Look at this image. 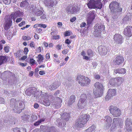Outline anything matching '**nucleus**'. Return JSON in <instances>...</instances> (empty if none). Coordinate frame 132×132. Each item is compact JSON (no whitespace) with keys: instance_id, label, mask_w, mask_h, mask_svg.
I'll return each mask as SVG.
<instances>
[{"instance_id":"f257e3e1","label":"nucleus","mask_w":132,"mask_h":132,"mask_svg":"<svg viewBox=\"0 0 132 132\" xmlns=\"http://www.w3.org/2000/svg\"><path fill=\"white\" fill-rule=\"evenodd\" d=\"M112 17L114 19L118 18V15L122 11V8L120 7L119 4L117 2H111L109 5Z\"/></svg>"},{"instance_id":"f03ea898","label":"nucleus","mask_w":132,"mask_h":132,"mask_svg":"<svg viewBox=\"0 0 132 132\" xmlns=\"http://www.w3.org/2000/svg\"><path fill=\"white\" fill-rule=\"evenodd\" d=\"M89 117L90 116L89 114H85L81 115L76 122L77 127L81 128L84 127L87 121L89 119Z\"/></svg>"},{"instance_id":"7ed1b4c3","label":"nucleus","mask_w":132,"mask_h":132,"mask_svg":"<svg viewBox=\"0 0 132 132\" xmlns=\"http://www.w3.org/2000/svg\"><path fill=\"white\" fill-rule=\"evenodd\" d=\"M101 0H90L87 4L88 7L90 9L97 8L101 9L102 4L101 2Z\"/></svg>"},{"instance_id":"20e7f679","label":"nucleus","mask_w":132,"mask_h":132,"mask_svg":"<svg viewBox=\"0 0 132 132\" xmlns=\"http://www.w3.org/2000/svg\"><path fill=\"white\" fill-rule=\"evenodd\" d=\"M94 86L96 89H94L93 93L95 97H101L102 95L103 92L102 84L99 82H96Z\"/></svg>"},{"instance_id":"39448f33","label":"nucleus","mask_w":132,"mask_h":132,"mask_svg":"<svg viewBox=\"0 0 132 132\" xmlns=\"http://www.w3.org/2000/svg\"><path fill=\"white\" fill-rule=\"evenodd\" d=\"M86 99V96L85 94H83L81 95L77 104L79 109H82L86 106L88 103Z\"/></svg>"},{"instance_id":"423d86ee","label":"nucleus","mask_w":132,"mask_h":132,"mask_svg":"<svg viewBox=\"0 0 132 132\" xmlns=\"http://www.w3.org/2000/svg\"><path fill=\"white\" fill-rule=\"evenodd\" d=\"M76 80L82 86L88 85L90 82V79L80 75L77 76Z\"/></svg>"},{"instance_id":"0eeeda50","label":"nucleus","mask_w":132,"mask_h":132,"mask_svg":"<svg viewBox=\"0 0 132 132\" xmlns=\"http://www.w3.org/2000/svg\"><path fill=\"white\" fill-rule=\"evenodd\" d=\"M96 14L94 11H90L87 14L86 20L88 24H92L93 20L95 19Z\"/></svg>"},{"instance_id":"6e6552de","label":"nucleus","mask_w":132,"mask_h":132,"mask_svg":"<svg viewBox=\"0 0 132 132\" xmlns=\"http://www.w3.org/2000/svg\"><path fill=\"white\" fill-rule=\"evenodd\" d=\"M80 9L77 6H72L68 7L66 9V12L68 14H76L79 12Z\"/></svg>"},{"instance_id":"1a4fd4ad","label":"nucleus","mask_w":132,"mask_h":132,"mask_svg":"<svg viewBox=\"0 0 132 132\" xmlns=\"http://www.w3.org/2000/svg\"><path fill=\"white\" fill-rule=\"evenodd\" d=\"M122 79L120 77L111 79L109 81V84L112 86H117L121 83Z\"/></svg>"},{"instance_id":"9d476101","label":"nucleus","mask_w":132,"mask_h":132,"mask_svg":"<svg viewBox=\"0 0 132 132\" xmlns=\"http://www.w3.org/2000/svg\"><path fill=\"white\" fill-rule=\"evenodd\" d=\"M110 113L114 117H117L121 114V111L120 109L116 106H112L110 109Z\"/></svg>"},{"instance_id":"9b49d317","label":"nucleus","mask_w":132,"mask_h":132,"mask_svg":"<svg viewBox=\"0 0 132 132\" xmlns=\"http://www.w3.org/2000/svg\"><path fill=\"white\" fill-rule=\"evenodd\" d=\"M114 40L116 44L121 45L123 42L122 36L119 34H115L114 36Z\"/></svg>"},{"instance_id":"f8f14e48","label":"nucleus","mask_w":132,"mask_h":132,"mask_svg":"<svg viewBox=\"0 0 132 132\" xmlns=\"http://www.w3.org/2000/svg\"><path fill=\"white\" fill-rule=\"evenodd\" d=\"M11 15H7L5 17L7 19L6 21L5 24V29L6 30H7L9 28L12 24V18H13L12 17H11Z\"/></svg>"},{"instance_id":"ddd939ff","label":"nucleus","mask_w":132,"mask_h":132,"mask_svg":"<svg viewBox=\"0 0 132 132\" xmlns=\"http://www.w3.org/2000/svg\"><path fill=\"white\" fill-rule=\"evenodd\" d=\"M19 103L18 101H16L14 98H12L10 100L11 104H12V106H13V104L14 106L16 109H18L19 108H22L23 107V104L22 102H20L19 104V105H18V104Z\"/></svg>"},{"instance_id":"4468645a","label":"nucleus","mask_w":132,"mask_h":132,"mask_svg":"<svg viewBox=\"0 0 132 132\" xmlns=\"http://www.w3.org/2000/svg\"><path fill=\"white\" fill-rule=\"evenodd\" d=\"M107 95L105 97V99L106 100H108L111 97L113 96L116 95V90L114 89H109Z\"/></svg>"},{"instance_id":"2eb2a0df","label":"nucleus","mask_w":132,"mask_h":132,"mask_svg":"<svg viewBox=\"0 0 132 132\" xmlns=\"http://www.w3.org/2000/svg\"><path fill=\"white\" fill-rule=\"evenodd\" d=\"M124 34L127 36L130 37L132 36V27L127 26L124 29Z\"/></svg>"},{"instance_id":"dca6fc26","label":"nucleus","mask_w":132,"mask_h":132,"mask_svg":"<svg viewBox=\"0 0 132 132\" xmlns=\"http://www.w3.org/2000/svg\"><path fill=\"white\" fill-rule=\"evenodd\" d=\"M124 60L123 57L121 55L118 56L114 60L115 64L119 65L123 63Z\"/></svg>"},{"instance_id":"f3484780","label":"nucleus","mask_w":132,"mask_h":132,"mask_svg":"<svg viewBox=\"0 0 132 132\" xmlns=\"http://www.w3.org/2000/svg\"><path fill=\"white\" fill-rule=\"evenodd\" d=\"M125 128L128 132L132 131V122H131L129 120L127 119L126 121Z\"/></svg>"},{"instance_id":"a211bd4d","label":"nucleus","mask_w":132,"mask_h":132,"mask_svg":"<svg viewBox=\"0 0 132 132\" xmlns=\"http://www.w3.org/2000/svg\"><path fill=\"white\" fill-rule=\"evenodd\" d=\"M98 49V52L101 55H104L106 54L107 50L105 47L103 46H99Z\"/></svg>"},{"instance_id":"6ab92c4d","label":"nucleus","mask_w":132,"mask_h":132,"mask_svg":"<svg viewBox=\"0 0 132 132\" xmlns=\"http://www.w3.org/2000/svg\"><path fill=\"white\" fill-rule=\"evenodd\" d=\"M11 17H12V19L14 22L15 19L18 17H20L21 15V13L19 10L17 11L14 12H13L11 14Z\"/></svg>"},{"instance_id":"aec40b11","label":"nucleus","mask_w":132,"mask_h":132,"mask_svg":"<svg viewBox=\"0 0 132 132\" xmlns=\"http://www.w3.org/2000/svg\"><path fill=\"white\" fill-rule=\"evenodd\" d=\"M104 118L106 119V121L107 123H106V128L110 127L111 125L112 122V120L111 118L109 116H106Z\"/></svg>"},{"instance_id":"412c9836","label":"nucleus","mask_w":132,"mask_h":132,"mask_svg":"<svg viewBox=\"0 0 132 132\" xmlns=\"http://www.w3.org/2000/svg\"><path fill=\"white\" fill-rule=\"evenodd\" d=\"M104 26L102 24H96L94 27V29L99 31H102L104 29Z\"/></svg>"},{"instance_id":"4be33fe9","label":"nucleus","mask_w":132,"mask_h":132,"mask_svg":"<svg viewBox=\"0 0 132 132\" xmlns=\"http://www.w3.org/2000/svg\"><path fill=\"white\" fill-rule=\"evenodd\" d=\"M119 118H114L113 120V122L112 123V126L111 128V131H113L114 130L116 127V125L119 122Z\"/></svg>"},{"instance_id":"5701e85b","label":"nucleus","mask_w":132,"mask_h":132,"mask_svg":"<svg viewBox=\"0 0 132 132\" xmlns=\"http://www.w3.org/2000/svg\"><path fill=\"white\" fill-rule=\"evenodd\" d=\"M55 2H56L55 0H50L48 2H46V1H45L44 3L46 6H47L48 8H50L54 6Z\"/></svg>"},{"instance_id":"b1692460","label":"nucleus","mask_w":132,"mask_h":132,"mask_svg":"<svg viewBox=\"0 0 132 132\" xmlns=\"http://www.w3.org/2000/svg\"><path fill=\"white\" fill-rule=\"evenodd\" d=\"M70 117V114L68 113H64L61 115V119L64 120L65 121H67L69 120Z\"/></svg>"},{"instance_id":"393cba45","label":"nucleus","mask_w":132,"mask_h":132,"mask_svg":"<svg viewBox=\"0 0 132 132\" xmlns=\"http://www.w3.org/2000/svg\"><path fill=\"white\" fill-rule=\"evenodd\" d=\"M76 100L75 96L72 95H71L69 98V99L68 102V104L69 106L71 105L75 102Z\"/></svg>"},{"instance_id":"a878e982","label":"nucleus","mask_w":132,"mask_h":132,"mask_svg":"<svg viewBox=\"0 0 132 132\" xmlns=\"http://www.w3.org/2000/svg\"><path fill=\"white\" fill-rule=\"evenodd\" d=\"M126 70L124 68H121L115 70L114 71V73L116 74L125 73L126 72Z\"/></svg>"},{"instance_id":"bb28decb","label":"nucleus","mask_w":132,"mask_h":132,"mask_svg":"<svg viewBox=\"0 0 132 132\" xmlns=\"http://www.w3.org/2000/svg\"><path fill=\"white\" fill-rule=\"evenodd\" d=\"M7 60L6 56H0V65H1L3 62H6Z\"/></svg>"},{"instance_id":"cd10ccee","label":"nucleus","mask_w":132,"mask_h":132,"mask_svg":"<svg viewBox=\"0 0 132 132\" xmlns=\"http://www.w3.org/2000/svg\"><path fill=\"white\" fill-rule=\"evenodd\" d=\"M56 82H54V83L52 84L50 87L49 89L50 90H54L58 86L56 85Z\"/></svg>"},{"instance_id":"c85d7f7f","label":"nucleus","mask_w":132,"mask_h":132,"mask_svg":"<svg viewBox=\"0 0 132 132\" xmlns=\"http://www.w3.org/2000/svg\"><path fill=\"white\" fill-rule=\"evenodd\" d=\"M95 128V126L94 125L89 127L88 129L86 130L85 132H92Z\"/></svg>"},{"instance_id":"c756f323","label":"nucleus","mask_w":132,"mask_h":132,"mask_svg":"<svg viewBox=\"0 0 132 132\" xmlns=\"http://www.w3.org/2000/svg\"><path fill=\"white\" fill-rule=\"evenodd\" d=\"M101 32L97 30H95L93 33L94 36L97 37H99L101 36Z\"/></svg>"},{"instance_id":"7c9ffc66","label":"nucleus","mask_w":132,"mask_h":132,"mask_svg":"<svg viewBox=\"0 0 132 132\" xmlns=\"http://www.w3.org/2000/svg\"><path fill=\"white\" fill-rule=\"evenodd\" d=\"M51 34L52 36V38L53 39L56 40L59 39L60 38L59 35H55V33L54 32H51Z\"/></svg>"},{"instance_id":"2f4dec72","label":"nucleus","mask_w":132,"mask_h":132,"mask_svg":"<svg viewBox=\"0 0 132 132\" xmlns=\"http://www.w3.org/2000/svg\"><path fill=\"white\" fill-rule=\"evenodd\" d=\"M26 94L28 96H30L33 93L32 89L31 88L28 89H27L25 92Z\"/></svg>"},{"instance_id":"473e14b6","label":"nucleus","mask_w":132,"mask_h":132,"mask_svg":"<svg viewBox=\"0 0 132 132\" xmlns=\"http://www.w3.org/2000/svg\"><path fill=\"white\" fill-rule=\"evenodd\" d=\"M43 104L45 106H49L50 104V102L49 101L48 99H45L43 100Z\"/></svg>"},{"instance_id":"72a5a7b5","label":"nucleus","mask_w":132,"mask_h":132,"mask_svg":"<svg viewBox=\"0 0 132 132\" xmlns=\"http://www.w3.org/2000/svg\"><path fill=\"white\" fill-rule=\"evenodd\" d=\"M130 16L129 15L128 16L127 14L126 16L123 18V20L124 23H127L129 20L130 19Z\"/></svg>"},{"instance_id":"f704fd0d","label":"nucleus","mask_w":132,"mask_h":132,"mask_svg":"<svg viewBox=\"0 0 132 132\" xmlns=\"http://www.w3.org/2000/svg\"><path fill=\"white\" fill-rule=\"evenodd\" d=\"M87 54L88 56L90 57L93 56V53L90 49H89L87 51Z\"/></svg>"},{"instance_id":"c9c22d12","label":"nucleus","mask_w":132,"mask_h":132,"mask_svg":"<svg viewBox=\"0 0 132 132\" xmlns=\"http://www.w3.org/2000/svg\"><path fill=\"white\" fill-rule=\"evenodd\" d=\"M59 101V103L58 104L56 103L55 104V106L56 108L58 109L61 106V104L62 102L61 100L58 98Z\"/></svg>"},{"instance_id":"e433bc0d","label":"nucleus","mask_w":132,"mask_h":132,"mask_svg":"<svg viewBox=\"0 0 132 132\" xmlns=\"http://www.w3.org/2000/svg\"><path fill=\"white\" fill-rule=\"evenodd\" d=\"M22 53V52L20 50L18 51L16 53H15V55L16 56V57L17 58L18 57H20L22 55V54L21 55V53Z\"/></svg>"},{"instance_id":"4c0bfd02","label":"nucleus","mask_w":132,"mask_h":132,"mask_svg":"<svg viewBox=\"0 0 132 132\" xmlns=\"http://www.w3.org/2000/svg\"><path fill=\"white\" fill-rule=\"evenodd\" d=\"M38 59L37 60L39 64H40V63L43 62V57L42 55L40 54H39L38 56Z\"/></svg>"},{"instance_id":"58836bf2","label":"nucleus","mask_w":132,"mask_h":132,"mask_svg":"<svg viewBox=\"0 0 132 132\" xmlns=\"http://www.w3.org/2000/svg\"><path fill=\"white\" fill-rule=\"evenodd\" d=\"M43 14L42 12L39 10V9H37L36 10L35 15L37 16H39Z\"/></svg>"},{"instance_id":"ea45409f","label":"nucleus","mask_w":132,"mask_h":132,"mask_svg":"<svg viewBox=\"0 0 132 132\" xmlns=\"http://www.w3.org/2000/svg\"><path fill=\"white\" fill-rule=\"evenodd\" d=\"M29 116V115H25L22 117V119L24 121H27L28 120Z\"/></svg>"},{"instance_id":"a19ab883","label":"nucleus","mask_w":132,"mask_h":132,"mask_svg":"<svg viewBox=\"0 0 132 132\" xmlns=\"http://www.w3.org/2000/svg\"><path fill=\"white\" fill-rule=\"evenodd\" d=\"M61 119H58L56 120V123H58V126L60 127L62 126V124L61 122Z\"/></svg>"},{"instance_id":"79ce46f5","label":"nucleus","mask_w":132,"mask_h":132,"mask_svg":"<svg viewBox=\"0 0 132 132\" xmlns=\"http://www.w3.org/2000/svg\"><path fill=\"white\" fill-rule=\"evenodd\" d=\"M22 38L24 40H28L31 39V37L28 36H23Z\"/></svg>"},{"instance_id":"37998d69","label":"nucleus","mask_w":132,"mask_h":132,"mask_svg":"<svg viewBox=\"0 0 132 132\" xmlns=\"http://www.w3.org/2000/svg\"><path fill=\"white\" fill-rule=\"evenodd\" d=\"M4 3L6 5L9 4L11 2V0H3Z\"/></svg>"},{"instance_id":"c03bdc74","label":"nucleus","mask_w":132,"mask_h":132,"mask_svg":"<svg viewBox=\"0 0 132 132\" xmlns=\"http://www.w3.org/2000/svg\"><path fill=\"white\" fill-rule=\"evenodd\" d=\"M39 27L40 28H46L47 26L45 24H38Z\"/></svg>"},{"instance_id":"a18cd8bd","label":"nucleus","mask_w":132,"mask_h":132,"mask_svg":"<svg viewBox=\"0 0 132 132\" xmlns=\"http://www.w3.org/2000/svg\"><path fill=\"white\" fill-rule=\"evenodd\" d=\"M13 132H21L19 128H16L13 129Z\"/></svg>"},{"instance_id":"49530a36","label":"nucleus","mask_w":132,"mask_h":132,"mask_svg":"<svg viewBox=\"0 0 132 132\" xmlns=\"http://www.w3.org/2000/svg\"><path fill=\"white\" fill-rule=\"evenodd\" d=\"M50 131L49 132H55V129L54 127H52L50 128Z\"/></svg>"},{"instance_id":"de8ad7c7","label":"nucleus","mask_w":132,"mask_h":132,"mask_svg":"<svg viewBox=\"0 0 132 132\" xmlns=\"http://www.w3.org/2000/svg\"><path fill=\"white\" fill-rule=\"evenodd\" d=\"M4 50L7 53L9 51V47L8 46L5 47Z\"/></svg>"},{"instance_id":"09e8293b","label":"nucleus","mask_w":132,"mask_h":132,"mask_svg":"<svg viewBox=\"0 0 132 132\" xmlns=\"http://www.w3.org/2000/svg\"><path fill=\"white\" fill-rule=\"evenodd\" d=\"M28 51V50L27 48L25 47L24 49V53L26 55H27V53Z\"/></svg>"},{"instance_id":"8fccbe9b","label":"nucleus","mask_w":132,"mask_h":132,"mask_svg":"<svg viewBox=\"0 0 132 132\" xmlns=\"http://www.w3.org/2000/svg\"><path fill=\"white\" fill-rule=\"evenodd\" d=\"M23 6L27 7L29 5V3L26 1H24L23 4Z\"/></svg>"},{"instance_id":"3c124183","label":"nucleus","mask_w":132,"mask_h":132,"mask_svg":"<svg viewBox=\"0 0 132 132\" xmlns=\"http://www.w3.org/2000/svg\"><path fill=\"white\" fill-rule=\"evenodd\" d=\"M31 117L32 118V121L34 120L37 119V117L36 116L32 115L31 116Z\"/></svg>"},{"instance_id":"603ef678","label":"nucleus","mask_w":132,"mask_h":132,"mask_svg":"<svg viewBox=\"0 0 132 132\" xmlns=\"http://www.w3.org/2000/svg\"><path fill=\"white\" fill-rule=\"evenodd\" d=\"M90 57H89V56H86L85 55H84L83 57V59H85L86 60H89Z\"/></svg>"},{"instance_id":"864d4df0","label":"nucleus","mask_w":132,"mask_h":132,"mask_svg":"<svg viewBox=\"0 0 132 132\" xmlns=\"http://www.w3.org/2000/svg\"><path fill=\"white\" fill-rule=\"evenodd\" d=\"M94 77L96 79H99L100 78V76L96 74L94 76Z\"/></svg>"},{"instance_id":"5fc2aeb1","label":"nucleus","mask_w":132,"mask_h":132,"mask_svg":"<svg viewBox=\"0 0 132 132\" xmlns=\"http://www.w3.org/2000/svg\"><path fill=\"white\" fill-rule=\"evenodd\" d=\"M64 35L66 36H69L70 35V33L69 31H67L65 33Z\"/></svg>"},{"instance_id":"6e6d98bb","label":"nucleus","mask_w":132,"mask_h":132,"mask_svg":"<svg viewBox=\"0 0 132 132\" xmlns=\"http://www.w3.org/2000/svg\"><path fill=\"white\" fill-rule=\"evenodd\" d=\"M22 18H18L16 19L15 22L16 23L19 22L22 20Z\"/></svg>"},{"instance_id":"4d7b16f0","label":"nucleus","mask_w":132,"mask_h":132,"mask_svg":"<svg viewBox=\"0 0 132 132\" xmlns=\"http://www.w3.org/2000/svg\"><path fill=\"white\" fill-rule=\"evenodd\" d=\"M25 24V22L24 21H22L19 24L18 26L20 27H21L23 25H24Z\"/></svg>"},{"instance_id":"13d9d810","label":"nucleus","mask_w":132,"mask_h":132,"mask_svg":"<svg viewBox=\"0 0 132 132\" xmlns=\"http://www.w3.org/2000/svg\"><path fill=\"white\" fill-rule=\"evenodd\" d=\"M35 60L32 59H30V62L31 64H33L35 62Z\"/></svg>"},{"instance_id":"bf43d9fd","label":"nucleus","mask_w":132,"mask_h":132,"mask_svg":"<svg viewBox=\"0 0 132 132\" xmlns=\"http://www.w3.org/2000/svg\"><path fill=\"white\" fill-rule=\"evenodd\" d=\"M76 19V17H74L70 20V21L71 22H73L75 21Z\"/></svg>"},{"instance_id":"052dcab7","label":"nucleus","mask_w":132,"mask_h":132,"mask_svg":"<svg viewBox=\"0 0 132 132\" xmlns=\"http://www.w3.org/2000/svg\"><path fill=\"white\" fill-rule=\"evenodd\" d=\"M71 43L70 40L68 39H67L65 41V43L67 44H69Z\"/></svg>"},{"instance_id":"680f3d73","label":"nucleus","mask_w":132,"mask_h":132,"mask_svg":"<svg viewBox=\"0 0 132 132\" xmlns=\"http://www.w3.org/2000/svg\"><path fill=\"white\" fill-rule=\"evenodd\" d=\"M40 123L39 121L36 122L34 123V125L35 126H38L39 125Z\"/></svg>"},{"instance_id":"e2e57ef3","label":"nucleus","mask_w":132,"mask_h":132,"mask_svg":"<svg viewBox=\"0 0 132 132\" xmlns=\"http://www.w3.org/2000/svg\"><path fill=\"white\" fill-rule=\"evenodd\" d=\"M42 30L40 28H37L36 29V31L37 33H40L42 31Z\"/></svg>"},{"instance_id":"0e129e2a","label":"nucleus","mask_w":132,"mask_h":132,"mask_svg":"<svg viewBox=\"0 0 132 132\" xmlns=\"http://www.w3.org/2000/svg\"><path fill=\"white\" fill-rule=\"evenodd\" d=\"M45 73V72L43 71H40L39 72V74L40 75H43Z\"/></svg>"},{"instance_id":"69168bd1","label":"nucleus","mask_w":132,"mask_h":132,"mask_svg":"<svg viewBox=\"0 0 132 132\" xmlns=\"http://www.w3.org/2000/svg\"><path fill=\"white\" fill-rule=\"evenodd\" d=\"M86 25V23L85 22H83L80 25V27H85Z\"/></svg>"},{"instance_id":"338daca9","label":"nucleus","mask_w":132,"mask_h":132,"mask_svg":"<svg viewBox=\"0 0 132 132\" xmlns=\"http://www.w3.org/2000/svg\"><path fill=\"white\" fill-rule=\"evenodd\" d=\"M27 55H24L22 56L21 58V60H25L26 58H27Z\"/></svg>"},{"instance_id":"774afa93","label":"nucleus","mask_w":132,"mask_h":132,"mask_svg":"<svg viewBox=\"0 0 132 132\" xmlns=\"http://www.w3.org/2000/svg\"><path fill=\"white\" fill-rule=\"evenodd\" d=\"M34 43L32 42L30 44V46L31 47H34Z\"/></svg>"}]
</instances>
